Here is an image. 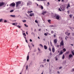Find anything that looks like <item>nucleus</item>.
I'll list each match as a JSON object with an SVG mask.
<instances>
[{"instance_id": "1", "label": "nucleus", "mask_w": 74, "mask_h": 74, "mask_svg": "<svg viewBox=\"0 0 74 74\" xmlns=\"http://www.w3.org/2000/svg\"><path fill=\"white\" fill-rule=\"evenodd\" d=\"M60 8L62 11H64L66 10V6L64 5H61Z\"/></svg>"}, {"instance_id": "2", "label": "nucleus", "mask_w": 74, "mask_h": 74, "mask_svg": "<svg viewBox=\"0 0 74 74\" xmlns=\"http://www.w3.org/2000/svg\"><path fill=\"white\" fill-rule=\"evenodd\" d=\"M16 7H18L19 5V4H21V1H18L16 2Z\"/></svg>"}, {"instance_id": "3", "label": "nucleus", "mask_w": 74, "mask_h": 74, "mask_svg": "<svg viewBox=\"0 0 74 74\" xmlns=\"http://www.w3.org/2000/svg\"><path fill=\"white\" fill-rule=\"evenodd\" d=\"M56 19L57 20H59V19H60V16H59V14H57Z\"/></svg>"}, {"instance_id": "4", "label": "nucleus", "mask_w": 74, "mask_h": 74, "mask_svg": "<svg viewBox=\"0 0 74 74\" xmlns=\"http://www.w3.org/2000/svg\"><path fill=\"white\" fill-rule=\"evenodd\" d=\"M61 45H62V46H63V45H64V42H63V40H62L60 43V47Z\"/></svg>"}, {"instance_id": "5", "label": "nucleus", "mask_w": 74, "mask_h": 74, "mask_svg": "<svg viewBox=\"0 0 74 74\" xmlns=\"http://www.w3.org/2000/svg\"><path fill=\"white\" fill-rule=\"evenodd\" d=\"M10 5L11 7H14V6H15V3L13 2Z\"/></svg>"}, {"instance_id": "6", "label": "nucleus", "mask_w": 74, "mask_h": 74, "mask_svg": "<svg viewBox=\"0 0 74 74\" xmlns=\"http://www.w3.org/2000/svg\"><path fill=\"white\" fill-rule=\"evenodd\" d=\"M42 12V14L43 15H45V14H47V12L46 11H43Z\"/></svg>"}, {"instance_id": "7", "label": "nucleus", "mask_w": 74, "mask_h": 74, "mask_svg": "<svg viewBox=\"0 0 74 74\" xmlns=\"http://www.w3.org/2000/svg\"><path fill=\"white\" fill-rule=\"evenodd\" d=\"M32 4V2L31 1H29L27 3V5H30Z\"/></svg>"}, {"instance_id": "8", "label": "nucleus", "mask_w": 74, "mask_h": 74, "mask_svg": "<svg viewBox=\"0 0 74 74\" xmlns=\"http://www.w3.org/2000/svg\"><path fill=\"white\" fill-rule=\"evenodd\" d=\"M52 51L53 53H54V52H55V47H54V46H52Z\"/></svg>"}, {"instance_id": "9", "label": "nucleus", "mask_w": 74, "mask_h": 74, "mask_svg": "<svg viewBox=\"0 0 74 74\" xmlns=\"http://www.w3.org/2000/svg\"><path fill=\"white\" fill-rule=\"evenodd\" d=\"M39 6V8H41V10H43L44 9V7H43V6L41 5H38Z\"/></svg>"}, {"instance_id": "10", "label": "nucleus", "mask_w": 74, "mask_h": 74, "mask_svg": "<svg viewBox=\"0 0 74 74\" xmlns=\"http://www.w3.org/2000/svg\"><path fill=\"white\" fill-rule=\"evenodd\" d=\"M3 5H4V2L0 3V7L1 6H3Z\"/></svg>"}, {"instance_id": "11", "label": "nucleus", "mask_w": 74, "mask_h": 74, "mask_svg": "<svg viewBox=\"0 0 74 74\" xmlns=\"http://www.w3.org/2000/svg\"><path fill=\"white\" fill-rule=\"evenodd\" d=\"M57 15V14H56L53 15V18H54V19H56V17Z\"/></svg>"}, {"instance_id": "12", "label": "nucleus", "mask_w": 74, "mask_h": 74, "mask_svg": "<svg viewBox=\"0 0 74 74\" xmlns=\"http://www.w3.org/2000/svg\"><path fill=\"white\" fill-rule=\"evenodd\" d=\"M34 13H31L29 14V16H34Z\"/></svg>"}, {"instance_id": "13", "label": "nucleus", "mask_w": 74, "mask_h": 74, "mask_svg": "<svg viewBox=\"0 0 74 74\" xmlns=\"http://www.w3.org/2000/svg\"><path fill=\"white\" fill-rule=\"evenodd\" d=\"M55 44H56L57 43V39H55L54 40Z\"/></svg>"}, {"instance_id": "14", "label": "nucleus", "mask_w": 74, "mask_h": 74, "mask_svg": "<svg viewBox=\"0 0 74 74\" xmlns=\"http://www.w3.org/2000/svg\"><path fill=\"white\" fill-rule=\"evenodd\" d=\"M29 59V54L27 55V60H28Z\"/></svg>"}, {"instance_id": "15", "label": "nucleus", "mask_w": 74, "mask_h": 74, "mask_svg": "<svg viewBox=\"0 0 74 74\" xmlns=\"http://www.w3.org/2000/svg\"><path fill=\"white\" fill-rule=\"evenodd\" d=\"M69 58H71V57H73V55L71 54H70L69 55Z\"/></svg>"}, {"instance_id": "16", "label": "nucleus", "mask_w": 74, "mask_h": 74, "mask_svg": "<svg viewBox=\"0 0 74 74\" xmlns=\"http://www.w3.org/2000/svg\"><path fill=\"white\" fill-rule=\"evenodd\" d=\"M24 37L25 40L26 42H27V43L28 42H27V40H26V36H24Z\"/></svg>"}, {"instance_id": "17", "label": "nucleus", "mask_w": 74, "mask_h": 74, "mask_svg": "<svg viewBox=\"0 0 74 74\" xmlns=\"http://www.w3.org/2000/svg\"><path fill=\"white\" fill-rule=\"evenodd\" d=\"M4 22V20L1 18L0 19V22Z\"/></svg>"}, {"instance_id": "18", "label": "nucleus", "mask_w": 74, "mask_h": 74, "mask_svg": "<svg viewBox=\"0 0 74 74\" xmlns=\"http://www.w3.org/2000/svg\"><path fill=\"white\" fill-rule=\"evenodd\" d=\"M44 48L45 49H47V47L45 45L44 46Z\"/></svg>"}, {"instance_id": "19", "label": "nucleus", "mask_w": 74, "mask_h": 74, "mask_svg": "<svg viewBox=\"0 0 74 74\" xmlns=\"http://www.w3.org/2000/svg\"><path fill=\"white\" fill-rule=\"evenodd\" d=\"M10 16H11L12 17L14 18V17H15V15H10Z\"/></svg>"}, {"instance_id": "20", "label": "nucleus", "mask_w": 74, "mask_h": 74, "mask_svg": "<svg viewBox=\"0 0 74 74\" xmlns=\"http://www.w3.org/2000/svg\"><path fill=\"white\" fill-rule=\"evenodd\" d=\"M23 36L24 37H24H25H25H26V34H25V33H23Z\"/></svg>"}, {"instance_id": "21", "label": "nucleus", "mask_w": 74, "mask_h": 74, "mask_svg": "<svg viewBox=\"0 0 74 74\" xmlns=\"http://www.w3.org/2000/svg\"><path fill=\"white\" fill-rule=\"evenodd\" d=\"M40 67H44V66L43 64H41L40 65Z\"/></svg>"}, {"instance_id": "22", "label": "nucleus", "mask_w": 74, "mask_h": 74, "mask_svg": "<svg viewBox=\"0 0 74 74\" xmlns=\"http://www.w3.org/2000/svg\"><path fill=\"white\" fill-rule=\"evenodd\" d=\"M69 51H66V52L65 54L66 55H67V54H69Z\"/></svg>"}, {"instance_id": "23", "label": "nucleus", "mask_w": 74, "mask_h": 74, "mask_svg": "<svg viewBox=\"0 0 74 74\" xmlns=\"http://www.w3.org/2000/svg\"><path fill=\"white\" fill-rule=\"evenodd\" d=\"M65 57H64V55H63L62 57V59H64Z\"/></svg>"}, {"instance_id": "24", "label": "nucleus", "mask_w": 74, "mask_h": 74, "mask_svg": "<svg viewBox=\"0 0 74 74\" xmlns=\"http://www.w3.org/2000/svg\"><path fill=\"white\" fill-rule=\"evenodd\" d=\"M31 12H33V11H28L27 12V13L29 14V13H31Z\"/></svg>"}, {"instance_id": "25", "label": "nucleus", "mask_w": 74, "mask_h": 74, "mask_svg": "<svg viewBox=\"0 0 74 74\" xmlns=\"http://www.w3.org/2000/svg\"><path fill=\"white\" fill-rule=\"evenodd\" d=\"M47 21L49 23H51V20H47Z\"/></svg>"}, {"instance_id": "26", "label": "nucleus", "mask_w": 74, "mask_h": 74, "mask_svg": "<svg viewBox=\"0 0 74 74\" xmlns=\"http://www.w3.org/2000/svg\"><path fill=\"white\" fill-rule=\"evenodd\" d=\"M28 65H27L26 66V70H27V69H28Z\"/></svg>"}, {"instance_id": "27", "label": "nucleus", "mask_w": 74, "mask_h": 74, "mask_svg": "<svg viewBox=\"0 0 74 74\" xmlns=\"http://www.w3.org/2000/svg\"><path fill=\"white\" fill-rule=\"evenodd\" d=\"M70 7V4H69L66 7V8H69V7Z\"/></svg>"}, {"instance_id": "28", "label": "nucleus", "mask_w": 74, "mask_h": 74, "mask_svg": "<svg viewBox=\"0 0 74 74\" xmlns=\"http://www.w3.org/2000/svg\"><path fill=\"white\" fill-rule=\"evenodd\" d=\"M63 53L62 51H61L60 53H59L60 55L63 54Z\"/></svg>"}, {"instance_id": "29", "label": "nucleus", "mask_w": 74, "mask_h": 74, "mask_svg": "<svg viewBox=\"0 0 74 74\" xmlns=\"http://www.w3.org/2000/svg\"><path fill=\"white\" fill-rule=\"evenodd\" d=\"M50 45L51 46H52V42H51V41H50Z\"/></svg>"}, {"instance_id": "30", "label": "nucleus", "mask_w": 74, "mask_h": 74, "mask_svg": "<svg viewBox=\"0 0 74 74\" xmlns=\"http://www.w3.org/2000/svg\"><path fill=\"white\" fill-rule=\"evenodd\" d=\"M69 16H70V18H72V16H73V15H72V14H70L69 15Z\"/></svg>"}, {"instance_id": "31", "label": "nucleus", "mask_w": 74, "mask_h": 74, "mask_svg": "<svg viewBox=\"0 0 74 74\" xmlns=\"http://www.w3.org/2000/svg\"><path fill=\"white\" fill-rule=\"evenodd\" d=\"M16 27H18V28H21V26H20L19 25H16Z\"/></svg>"}, {"instance_id": "32", "label": "nucleus", "mask_w": 74, "mask_h": 74, "mask_svg": "<svg viewBox=\"0 0 74 74\" xmlns=\"http://www.w3.org/2000/svg\"><path fill=\"white\" fill-rule=\"evenodd\" d=\"M63 51H64V52H66V49L65 48H64L63 49Z\"/></svg>"}, {"instance_id": "33", "label": "nucleus", "mask_w": 74, "mask_h": 74, "mask_svg": "<svg viewBox=\"0 0 74 74\" xmlns=\"http://www.w3.org/2000/svg\"><path fill=\"white\" fill-rule=\"evenodd\" d=\"M49 55H50V56H51V55H52V53L51 52H50V53Z\"/></svg>"}, {"instance_id": "34", "label": "nucleus", "mask_w": 74, "mask_h": 74, "mask_svg": "<svg viewBox=\"0 0 74 74\" xmlns=\"http://www.w3.org/2000/svg\"><path fill=\"white\" fill-rule=\"evenodd\" d=\"M24 25L25 26V27H28V25H26V24H24Z\"/></svg>"}, {"instance_id": "35", "label": "nucleus", "mask_w": 74, "mask_h": 74, "mask_svg": "<svg viewBox=\"0 0 74 74\" xmlns=\"http://www.w3.org/2000/svg\"><path fill=\"white\" fill-rule=\"evenodd\" d=\"M71 71H72V72H73V71H74V68L72 69Z\"/></svg>"}, {"instance_id": "36", "label": "nucleus", "mask_w": 74, "mask_h": 74, "mask_svg": "<svg viewBox=\"0 0 74 74\" xmlns=\"http://www.w3.org/2000/svg\"><path fill=\"white\" fill-rule=\"evenodd\" d=\"M35 22H36V23H38V21L37 20H35Z\"/></svg>"}, {"instance_id": "37", "label": "nucleus", "mask_w": 74, "mask_h": 74, "mask_svg": "<svg viewBox=\"0 0 74 74\" xmlns=\"http://www.w3.org/2000/svg\"><path fill=\"white\" fill-rule=\"evenodd\" d=\"M10 12H14L13 10H12L10 11Z\"/></svg>"}, {"instance_id": "38", "label": "nucleus", "mask_w": 74, "mask_h": 74, "mask_svg": "<svg viewBox=\"0 0 74 74\" xmlns=\"http://www.w3.org/2000/svg\"><path fill=\"white\" fill-rule=\"evenodd\" d=\"M32 62H31L30 63L29 66H30V65H32Z\"/></svg>"}, {"instance_id": "39", "label": "nucleus", "mask_w": 74, "mask_h": 74, "mask_svg": "<svg viewBox=\"0 0 74 74\" xmlns=\"http://www.w3.org/2000/svg\"><path fill=\"white\" fill-rule=\"evenodd\" d=\"M54 33V32H53V31H51V34H53V33Z\"/></svg>"}, {"instance_id": "40", "label": "nucleus", "mask_w": 74, "mask_h": 74, "mask_svg": "<svg viewBox=\"0 0 74 74\" xmlns=\"http://www.w3.org/2000/svg\"><path fill=\"white\" fill-rule=\"evenodd\" d=\"M70 35V33H69L68 34H67L68 36H69Z\"/></svg>"}, {"instance_id": "41", "label": "nucleus", "mask_w": 74, "mask_h": 74, "mask_svg": "<svg viewBox=\"0 0 74 74\" xmlns=\"http://www.w3.org/2000/svg\"><path fill=\"white\" fill-rule=\"evenodd\" d=\"M26 20H24L23 21V22H26Z\"/></svg>"}, {"instance_id": "42", "label": "nucleus", "mask_w": 74, "mask_h": 74, "mask_svg": "<svg viewBox=\"0 0 74 74\" xmlns=\"http://www.w3.org/2000/svg\"><path fill=\"white\" fill-rule=\"evenodd\" d=\"M58 10L59 11H62V10H61V9H60V8H59L58 9Z\"/></svg>"}, {"instance_id": "43", "label": "nucleus", "mask_w": 74, "mask_h": 74, "mask_svg": "<svg viewBox=\"0 0 74 74\" xmlns=\"http://www.w3.org/2000/svg\"><path fill=\"white\" fill-rule=\"evenodd\" d=\"M55 59H56V60L57 61L58 60V58H57L56 57H55Z\"/></svg>"}, {"instance_id": "44", "label": "nucleus", "mask_w": 74, "mask_h": 74, "mask_svg": "<svg viewBox=\"0 0 74 74\" xmlns=\"http://www.w3.org/2000/svg\"><path fill=\"white\" fill-rule=\"evenodd\" d=\"M72 54L73 55H74V52L72 51Z\"/></svg>"}, {"instance_id": "45", "label": "nucleus", "mask_w": 74, "mask_h": 74, "mask_svg": "<svg viewBox=\"0 0 74 74\" xmlns=\"http://www.w3.org/2000/svg\"><path fill=\"white\" fill-rule=\"evenodd\" d=\"M12 25H14V26H15V23H13L12 24Z\"/></svg>"}, {"instance_id": "46", "label": "nucleus", "mask_w": 74, "mask_h": 74, "mask_svg": "<svg viewBox=\"0 0 74 74\" xmlns=\"http://www.w3.org/2000/svg\"><path fill=\"white\" fill-rule=\"evenodd\" d=\"M31 45H32L33 47H34V45H33V43H31Z\"/></svg>"}, {"instance_id": "47", "label": "nucleus", "mask_w": 74, "mask_h": 74, "mask_svg": "<svg viewBox=\"0 0 74 74\" xmlns=\"http://www.w3.org/2000/svg\"><path fill=\"white\" fill-rule=\"evenodd\" d=\"M46 61V59H45L44 60H43V62H45Z\"/></svg>"}, {"instance_id": "48", "label": "nucleus", "mask_w": 74, "mask_h": 74, "mask_svg": "<svg viewBox=\"0 0 74 74\" xmlns=\"http://www.w3.org/2000/svg\"><path fill=\"white\" fill-rule=\"evenodd\" d=\"M44 35H45V36H47V33H45L44 34Z\"/></svg>"}, {"instance_id": "49", "label": "nucleus", "mask_w": 74, "mask_h": 74, "mask_svg": "<svg viewBox=\"0 0 74 74\" xmlns=\"http://www.w3.org/2000/svg\"><path fill=\"white\" fill-rule=\"evenodd\" d=\"M7 22V21L6 20H5L4 21V22L5 23V22Z\"/></svg>"}, {"instance_id": "50", "label": "nucleus", "mask_w": 74, "mask_h": 74, "mask_svg": "<svg viewBox=\"0 0 74 74\" xmlns=\"http://www.w3.org/2000/svg\"><path fill=\"white\" fill-rule=\"evenodd\" d=\"M51 27H55V26L53 25H51Z\"/></svg>"}, {"instance_id": "51", "label": "nucleus", "mask_w": 74, "mask_h": 74, "mask_svg": "<svg viewBox=\"0 0 74 74\" xmlns=\"http://www.w3.org/2000/svg\"><path fill=\"white\" fill-rule=\"evenodd\" d=\"M67 33H68V32H65V34H67Z\"/></svg>"}, {"instance_id": "52", "label": "nucleus", "mask_w": 74, "mask_h": 74, "mask_svg": "<svg viewBox=\"0 0 74 74\" xmlns=\"http://www.w3.org/2000/svg\"><path fill=\"white\" fill-rule=\"evenodd\" d=\"M57 48H59V45H57Z\"/></svg>"}, {"instance_id": "53", "label": "nucleus", "mask_w": 74, "mask_h": 74, "mask_svg": "<svg viewBox=\"0 0 74 74\" xmlns=\"http://www.w3.org/2000/svg\"><path fill=\"white\" fill-rule=\"evenodd\" d=\"M40 46H41V47H43V46H42V45H41V44H40Z\"/></svg>"}, {"instance_id": "54", "label": "nucleus", "mask_w": 74, "mask_h": 74, "mask_svg": "<svg viewBox=\"0 0 74 74\" xmlns=\"http://www.w3.org/2000/svg\"><path fill=\"white\" fill-rule=\"evenodd\" d=\"M31 34L32 35H33V34H34V33H33V32H32Z\"/></svg>"}, {"instance_id": "55", "label": "nucleus", "mask_w": 74, "mask_h": 74, "mask_svg": "<svg viewBox=\"0 0 74 74\" xmlns=\"http://www.w3.org/2000/svg\"><path fill=\"white\" fill-rule=\"evenodd\" d=\"M49 51H50V52H51V48H49Z\"/></svg>"}, {"instance_id": "56", "label": "nucleus", "mask_w": 74, "mask_h": 74, "mask_svg": "<svg viewBox=\"0 0 74 74\" xmlns=\"http://www.w3.org/2000/svg\"><path fill=\"white\" fill-rule=\"evenodd\" d=\"M72 35H73V36H74V33H72Z\"/></svg>"}, {"instance_id": "57", "label": "nucleus", "mask_w": 74, "mask_h": 74, "mask_svg": "<svg viewBox=\"0 0 74 74\" xmlns=\"http://www.w3.org/2000/svg\"><path fill=\"white\" fill-rule=\"evenodd\" d=\"M29 41H30V42H32V39H30L29 40Z\"/></svg>"}, {"instance_id": "58", "label": "nucleus", "mask_w": 74, "mask_h": 74, "mask_svg": "<svg viewBox=\"0 0 74 74\" xmlns=\"http://www.w3.org/2000/svg\"><path fill=\"white\" fill-rule=\"evenodd\" d=\"M62 68V67H59V69H61Z\"/></svg>"}, {"instance_id": "59", "label": "nucleus", "mask_w": 74, "mask_h": 74, "mask_svg": "<svg viewBox=\"0 0 74 74\" xmlns=\"http://www.w3.org/2000/svg\"><path fill=\"white\" fill-rule=\"evenodd\" d=\"M47 4H48L49 5V2H47Z\"/></svg>"}, {"instance_id": "60", "label": "nucleus", "mask_w": 74, "mask_h": 74, "mask_svg": "<svg viewBox=\"0 0 74 74\" xmlns=\"http://www.w3.org/2000/svg\"><path fill=\"white\" fill-rule=\"evenodd\" d=\"M43 41H45V38H44L43 39Z\"/></svg>"}, {"instance_id": "61", "label": "nucleus", "mask_w": 74, "mask_h": 74, "mask_svg": "<svg viewBox=\"0 0 74 74\" xmlns=\"http://www.w3.org/2000/svg\"><path fill=\"white\" fill-rule=\"evenodd\" d=\"M57 73H58V74H60V72H59V71H58L57 72Z\"/></svg>"}, {"instance_id": "62", "label": "nucleus", "mask_w": 74, "mask_h": 74, "mask_svg": "<svg viewBox=\"0 0 74 74\" xmlns=\"http://www.w3.org/2000/svg\"><path fill=\"white\" fill-rule=\"evenodd\" d=\"M47 62H49V59H47Z\"/></svg>"}, {"instance_id": "63", "label": "nucleus", "mask_w": 74, "mask_h": 74, "mask_svg": "<svg viewBox=\"0 0 74 74\" xmlns=\"http://www.w3.org/2000/svg\"><path fill=\"white\" fill-rule=\"evenodd\" d=\"M39 31H41V29H38Z\"/></svg>"}, {"instance_id": "64", "label": "nucleus", "mask_w": 74, "mask_h": 74, "mask_svg": "<svg viewBox=\"0 0 74 74\" xmlns=\"http://www.w3.org/2000/svg\"><path fill=\"white\" fill-rule=\"evenodd\" d=\"M26 34H27V35H28V33H27V32H26Z\"/></svg>"}]
</instances>
